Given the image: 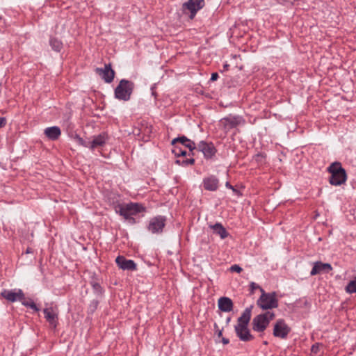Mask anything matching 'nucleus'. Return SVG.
<instances>
[{
	"label": "nucleus",
	"mask_w": 356,
	"mask_h": 356,
	"mask_svg": "<svg viewBox=\"0 0 356 356\" xmlns=\"http://www.w3.org/2000/svg\"><path fill=\"white\" fill-rule=\"evenodd\" d=\"M275 316V313L270 311L256 316L252 320V329L258 332H264Z\"/></svg>",
	"instance_id": "5"
},
{
	"label": "nucleus",
	"mask_w": 356,
	"mask_h": 356,
	"mask_svg": "<svg viewBox=\"0 0 356 356\" xmlns=\"http://www.w3.org/2000/svg\"><path fill=\"white\" fill-rule=\"evenodd\" d=\"M6 124V119L5 118H0V128L3 127Z\"/></svg>",
	"instance_id": "32"
},
{
	"label": "nucleus",
	"mask_w": 356,
	"mask_h": 356,
	"mask_svg": "<svg viewBox=\"0 0 356 356\" xmlns=\"http://www.w3.org/2000/svg\"><path fill=\"white\" fill-rule=\"evenodd\" d=\"M201 1H202V8L203 7L202 3H204V0H201Z\"/></svg>",
	"instance_id": "39"
},
{
	"label": "nucleus",
	"mask_w": 356,
	"mask_h": 356,
	"mask_svg": "<svg viewBox=\"0 0 356 356\" xmlns=\"http://www.w3.org/2000/svg\"><path fill=\"white\" fill-rule=\"evenodd\" d=\"M261 296L257 301V305L263 310H269L277 308L279 305L275 292L266 293L260 289Z\"/></svg>",
	"instance_id": "4"
},
{
	"label": "nucleus",
	"mask_w": 356,
	"mask_h": 356,
	"mask_svg": "<svg viewBox=\"0 0 356 356\" xmlns=\"http://www.w3.org/2000/svg\"><path fill=\"white\" fill-rule=\"evenodd\" d=\"M44 134L49 140H56L60 136L61 131L58 127L54 126L46 128Z\"/></svg>",
	"instance_id": "21"
},
{
	"label": "nucleus",
	"mask_w": 356,
	"mask_h": 356,
	"mask_svg": "<svg viewBox=\"0 0 356 356\" xmlns=\"http://www.w3.org/2000/svg\"><path fill=\"white\" fill-rule=\"evenodd\" d=\"M177 163H181L182 164H184V165H191L194 163V159L193 158H186V159H183L182 160H177Z\"/></svg>",
	"instance_id": "28"
},
{
	"label": "nucleus",
	"mask_w": 356,
	"mask_h": 356,
	"mask_svg": "<svg viewBox=\"0 0 356 356\" xmlns=\"http://www.w3.org/2000/svg\"><path fill=\"white\" fill-rule=\"evenodd\" d=\"M250 290H251L252 293H253L254 291L256 290V289H259L260 290V289H262L257 284H256L254 282H251L250 284Z\"/></svg>",
	"instance_id": "30"
},
{
	"label": "nucleus",
	"mask_w": 356,
	"mask_h": 356,
	"mask_svg": "<svg viewBox=\"0 0 356 356\" xmlns=\"http://www.w3.org/2000/svg\"><path fill=\"white\" fill-rule=\"evenodd\" d=\"M229 270L231 272H236L238 273H240L243 270L242 268L237 264L232 265Z\"/></svg>",
	"instance_id": "29"
},
{
	"label": "nucleus",
	"mask_w": 356,
	"mask_h": 356,
	"mask_svg": "<svg viewBox=\"0 0 356 356\" xmlns=\"http://www.w3.org/2000/svg\"><path fill=\"white\" fill-rule=\"evenodd\" d=\"M200 8V0H188L182 6V12L190 19H193Z\"/></svg>",
	"instance_id": "8"
},
{
	"label": "nucleus",
	"mask_w": 356,
	"mask_h": 356,
	"mask_svg": "<svg viewBox=\"0 0 356 356\" xmlns=\"http://www.w3.org/2000/svg\"><path fill=\"white\" fill-rule=\"evenodd\" d=\"M0 296L9 302H14L24 299V293L22 289H15L14 290L3 289Z\"/></svg>",
	"instance_id": "9"
},
{
	"label": "nucleus",
	"mask_w": 356,
	"mask_h": 356,
	"mask_svg": "<svg viewBox=\"0 0 356 356\" xmlns=\"http://www.w3.org/2000/svg\"><path fill=\"white\" fill-rule=\"evenodd\" d=\"M312 351H314V350H316V348L315 347L314 345L312 346Z\"/></svg>",
	"instance_id": "37"
},
{
	"label": "nucleus",
	"mask_w": 356,
	"mask_h": 356,
	"mask_svg": "<svg viewBox=\"0 0 356 356\" xmlns=\"http://www.w3.org/2000/svg\"><path fill=\"white\" fill-rule=\"evenodd\" d=\"M229 65L228 64L225 63V64L223 65L224 70H228V68H229Z\"/></svg>",
	"instance_id": "35"
},
{
	"label": "nucleus",
	"mask_w": 356,
	"mask_h": 356,
	"mask_svg": "<svg viewBox=\"0 0 356 356\" xmlns=\"http://www.w3.org/2000/svg\"><path fill=\"white\" fill-rule=\"evenodd\" d=\"M115 262L119 268L122 270H134L136 269V265L133 260L127 259L123 256H118Z\"/></svg>",
	"instance_id": "16"
},
{
	"label": "nucleus",
	"mask_w": 356,
	"mask_h": 356,
	"mask_svg": "<svg viewBox=\"0 0 356 356\" xmlns=\"http://www.w3.org/2000/svg\"><path fill=\"white\" fill-rule=\"evenodd\" d=\"M44 318L48 321L49 325L53 327L56 328L58 325V311L56 307H47L43 311Z\"/></svg>",
	"instance_id": "13"
},
{
	"label": "nucleus",
	"mask_w": 356,
	"mask_h": 356,
	"mask_svg": "<svg viewBox=\"0 0 356 356\" xmlns=\"http://www.w3.org/2000/svg\"><path fill=\"white\" fill-rule=\"evenodd\" d=\"M74 140L79 145L89 148L90 140H85L82 138L79 137V136H76L74 137Z\"/></svg>",
	"instance_id": "27"
},
{
	"label": "nucleus",
	"mask_w": 356,
	"mask_h": 356,
	"mask_svg": "<svg viewBox=\"0 0 356 356\" xmlns=\"http://www.w3.org/2000/svg\"><path fill=\"white\" fill-rule=\"evenodd\" d=\"M327 171L331 174L329 182L333 186H340L344 184L347 179L346 172L342 168L341 163L334 162L327 168Z\"/></svg>",
	"instance_id": "3"
},
{
	"label": "nucleus",
	"mask_w": 356,
	"mask_h": 356,
	"mask_svg": "<svg viewBox=\"0 0 356 356\" xmlns=\"http://www.w3.org/2000/svg\"><path fill=\"white\" fill-rule=\"evenodd\" d=\"M345 290L348 293L350 294L356 293V277H355L348 282L345 288Z\"/></svg>",
	"instance_id": "25"
},
{
	"label": "nucleus",
	"mask_w": 356,
	"mask_h": 356,
	"mask_svg": "<svg viewBox=\"0 0 356 356\" xmlns=\"http://www.w3.org/2000/svg\"><path fill=\"white\" fill-rule=\"evenodd\" d=\"M165 225V218L163 216H156L150 220L148 230L153 234L160 233Z\"/></svg>",
	"instance_id": "11"
},
{
	"label": "nucleus",
	"mask_w": 356,
	"mask_h": 356,
	"mask_svg": "<svg viewBox=\"0 0 356 356\" xmlns=\"http://www.w3.org/2000/svg\"><path fill=\"white\" fill-rule=\"evenodd\" d=\"M225 186L229 189H232L233 191H235L234 187L229 184V182H226Z\"/></svg>",
	"instance_id": "33"
},
{
	"label": "nucleus",
	"mask_w": 356,
	"mask_h": 356,
	"mask_svg": "<svg viewBox=\"0 0 356 356\" xmlns=\"http://www.w3.org/2000/svg\"><path fill=\"white\" fill-rule=\"evenodd\" d=\"M115 211L126 220L134 224L135 223V219L133 216L145 211V207L140 203H123L115 205Z\"/></svg>",
	"instance_id": "1"
},
{
	"label": "nucleus",
	"mask_w": 356,
	"mask_h": 356,
	"mask_svg": "<svg viewBox=\"0 0 356 356\" xmlns=\"http://www.w3.org/2000/svg\"><path fill=\"white\" fill-rule=\"evenodd\" d=\"M95 72L102 79H104L106 83L112 82L114 79V76H115V72L111 68V66L110 64L105 65L104 68H99V67L96 68Z\"/></svg>",
	"instance_id": "12"
},
{
	"label": "nucleus",
	"mask_w": 356,
	"mask_h": 356,
	"mask_svg": "<svg viewBox=\"0 0 356 356\" xmlns=\"http://www.w3.org/2000/svg\"><path fill=\"white\" fill-rule=\"evenodd\" d=\"M218 78V74L217 72H214L211 74L210 81H216Z\"/></svg>",
	"instance_id": "31"
},
{
	"label": "nucleus",
	"mask_w": 356,
	"mask_h": 356,
	"mask_svg": "<svg viewBox=\"0 0 356 356\" xmlns=\"http://www.w3.org/2000/svg\"><path fill=\"white\" fill-rule=\"evenodd\" d=\"M49 44L51 48L56 51H60L63 48L61 41L54 38L50 39Z\"/></svg>",
	"instance_id": "24"
},
{
	"label": "nucleus",
	"mask_w": 356,
	"mask_h": 356,
	"mask_svg": "<svg viewBox=\"0 0 356 356\" xmlns=\"http://www.w3.org/2000/svg\"><path fill=\"white\" fill-rule=\"evenodd\" d=\"M134 87V84L133 82L126 79H122L115 90V97L120 100H129Z\"/></svg>",
	"instance_id": "6"
},
{
	"label": "nucleus",
	"mask_w": 356,
	"mask_h": 356,
	"mask_svg": "<svg viewBox=\"0 0 356 356\" xmlns=\"http://www.w3.org/2000/svg\"><path fill=\"white\" fill-rule=\"evenodd\" d=\"M204 187L209 191H215L218 189L219 181L215 176H209L203 180Z\"/></svg>",
	"instance_id": "19"
},
{
	"label": "nucleus",
	"mask_w": 356,
	"mask_h": 356,
	"mask_svg": "<svg viewBox=\"0 0 356 356\" xmlns=\"http://www.w3.org/2000/svg\"><path fill=\"white\" fill-rule=\"evenodd\" d=\"M218 337L222 335V330H218Z\"/></svg>",
	"instance_id": "36"
},
{
	"label": "nucleus",
	"mask_w": 356,
	"mask_h": 356,
	"mask_svg": "<svg viewBox=\"0 0 356 356\" xmlns=\"http://www.w3.org/2000/svg\"><path fill=\"white\" fill-rule=\"evenodd\" d=\"M245 120L242 116L229 115L219 121V126L227 133L231 129L236 128L238 126L243 125Z\"/></svg>",
	"instance_id": "7"
},
{
	"label": "nucleus",
	"mask_w": 356,
	"mask_h": 356,
	"mask_svg": "<svg viewBox=\"0 0 356 356\" xmlns=\"http://www.w3.org/2000/svg\"><path fill=\"white\" fill-rule=\"evenodd\" d=\"M209 227L213 229L214 234L219 235L222 239L228 236V232L221 223L216 222L214 225H210Z\"/></svg>",
	"instance_id": "23"
},
{
	"label": "nucleus",
	"mask_w": 356,
	"mask_h": 356,
	"mask_svg": "<svg viewBox=\"0 0 356 356\" xmlns=\"http://www.w3.org/2000/svg\"><path fill=\"white\" fill-rule=\"evenodd\" d=\"M291 331V328L286 325L284 320L278 319L273 328V335L275 337L285 339Z\"/></svg>",
	"instance_id": "10"
},
{
	"label": "nucleus",
	"mask_w": 356,
	"mask_h": 356,
	"mask_svg": "<svg viewBox=\"0 0 356 356\" xmlns=\"http://www.w3.org/2000/svg\"><path fill=\"white\" fill-rule=\"evenodd\" d=\"M107 139V136L104 134L95 136L92 140H90L89 148L92 150H94L97 148L103 147L105 145Z\"/></svg>",
	"instance_id": "18"
},
{
	"label": "nucleus",
	"mask_w": 356,
	"mask_h": 356,
	"mask_svg": "<svg viewBox=\"0 0 356 356\" xmlns=\"http://www.w3.org/2000/svg\"><path fill=\"white\" fill-rule=\"evenodd\" d=\"M222 342L223 343V344H228L229 343V341L227 338H222Z\"/></svg>",
	"instance_id": "34"
},
{
	"label": "nucleus",
	"mask_w": 356,
	"mask_h": 356,
	"mask_svg": "<svg viewBox=\"0 0 356 356\" xmlns=\"http://www.w3.org/2000/svg\"><path fill=\"white\" fill-rule=\"evenodd\" d=\"M202 153L207 160L215 161L216 159L217 149L212 143L202 141Z\"/></svg>",
	"instance_id": "14"
},
{
	"label": "nucleus",
	"mask_w": 356,
	"mask_h": 356,
	"mask_svg": "<svg viewBox=\"0 0 356 356\" xmlns=\"http://www.w3.org/2000/svg\"><path fill=\"white\" fill-rule=\"evenodd\" d=\"M173 148L172 153L176 156H186L193 154V151L195 148V143L185 136L175 138L172 140Z\"/></svg>",
	"instance_id": "2"
},
{
	"label": "nucleus",
	"mask_w": 356,
	"mask_h": 356,
	"mask_svg": "<svg viewBox=\"0 0 356 356\" xmlns=\"http://www.w3.org/2000/svg\"><path fill=\"white\" fill-rule=\"evenodd\" d=\"M218 308L222 312H231L233 309L232 300L227 297L220 298L218 300Z\"/></svg>",
	"instance_id": "20"
},
{
	"label": "nucleus",
	"mask_w": 356,
	"mask_h": 356,
	"mask_svg": "<svg viewBox=\"0 0 356 356\" xmlns=\"http://www.w3.org/2000/svg\"><path fill=\"white\" fill-rule=\"evenodd\" d=\"M234 330L236 336L242 341H249L254 339V337L250 334V332L248 326H244L242 325H236L234 327Z\"/></svg>",
	"instance_id": "15"
},
{
	"label": "nucleus",
	"mask_w": 356,
	"mask_h": 356,
	"mask_svg": "<svg viewBox=\"0 0 356 356\" xmlns=\"http://www.w3.org/2000/svg\"><path fill=\"white\" fill-rule=\"evenodd\" d=\"M22 304L26 307H29L30 308L34 309L35 312L39 311V309L37 307L36 305L31 299H26L24 297V299L20 300Z\"/></svg>",
	"instance_id": "26"
},
{
	"label": "nucleus",
	"mask_w": 356,
	"mask_h": 356,
	"mask_svg": "<svg viewBox=\"0 0 356 356\" xmlns=\"http://www.w3.org/2000/svg\"><path fill=\"white\" fill-rule=\"evenodd\" d=\"M312 351H314V350H316V348L315 347L314 345L312 346Z\"/></svg>",
	"instance_id": "38"
},
{
	"label": "nucleus",
	"mask_w": 356,
	"mask_h": 356,
	"mask_svg": "<svg viewBox=\"0 0 356 356\" xmlns=\"http://www.w3.org/2000/svg\"><path fill=\"white\" fill-rule=\"evenodd\" d=\"M252 307L253 306L250 305V307L245 308V309L242 313L241 316L238 318V323L236 325H242L244 326L248 325V323L251 318Z\"/></svg>",
	"instance_id": "22"
},
{
	"label": "nucleus",
	"mask_w": 356,
	"mask_h": 356,
	"mask_svg": "<svg viewBox=\"0 0 356 356\" xmlns=\"http://www.w3.org/2000/svg\"><path fill=\"white\" fill-rule=\"evenodd\" d=\"M332 270V267L330 264L316 261L314 264V266L310 272V275H315L322 272L328 273Z\"/></svg>",
	"instance_id": "17"
}]
</instances>
